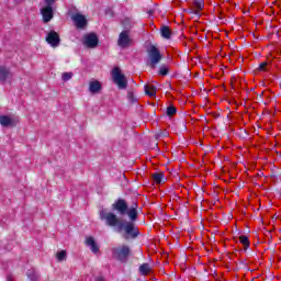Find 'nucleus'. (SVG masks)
Wrapping results in <instances>:
<instances>
[{"label": "nucleus", "instance_id": "obj_1", "mask_svg": "<svg viewBox=\"0 0 281 281\" xmlns=\"http://www.w3.org/2000/svg\"><path fill=\"white\" fill-rule=\"evenodd\" d=\"M112 79L114 85L119 87V89H126L128 87V81L126 80V76L122 74V69L120 67H115L112 69Z\"/></svg>", "mask_w": 281, "mask_h": 281}, {"label": "nucleus", "instance_id": "obj_2", "mask_svg": "<svg viewBox=\"0 0 281 281\" xmlns=\"http://www.w3.org/2000/svg\"><path fill=\"white\" fill-rule=\"evenodd\" d=\"M147 54L148 65H150V67L155 69V67H157V65H159V63L161 61V53L156 46H150L147 50Z\"/></svg>", "mask_w": 281, "mask_h": 281}, {"label": "nucleus", "instance_id": "obj_3", "mask_svg": "<svg viewBox=\"0 0 281 281\" xmlns=\"http://www.w3.org/2000/svg\"><path fill=\"white\" fill-rule=\"evenodd\" d=\"M100 216H101V220L105 221L106 225H109L110 227L117 226V229H119L120 224H122V222H120V218H117V215H115L111 212H106V211L102 210L100 212Z\"/></svg>", "mask_w": 281, "mask_h": 281}, {"label": "nucleus", "instance_id": "obj_4", "mask_svg": "<svg viewBox=\"0 0 281 281\" xmlns=\"http://www.w3.org/2000/svg\"><path fill=\"white\" fill-rule=\"evenodd\" d=\"M122 229H124L125 234H126V238H135L137 236V228H135V224L131 223V222H125V223H121L119 224V232H122Z\"/></svg>", "mask_w": 281, "mask_h": 281}, {"label": "nucleus", "instance_id": "obj_5", "mask_svg": "<svg viewBox=\"0 0 281 281\" xmlns=\"http://www.w3.org/2000/svg\"><path fill=\"white\" fill-rule=\"evenodd\" d=\"M19 123V116L16 115H0V124L1 126H16Z\"/></svg>", "mask_w": 281, "mask_h": 281}, {"label": "nucleus", "instance_id": "obj_6", "mask_svg": "<svg viewBox=\"0 0 281 281\" xmlns=\"http://www.w3.org/2000/svg\"><path fill=\"white\" fill-rule=\"evenodd\" d=\"M133 43V40L131 38V35L128 34V31H123L119 35L117 45L119 47H122L123 49L126 47H130V45Z\"/></svg>", "mask_w": 281, "mask_h": 281}, {"label": "nucleus", "instance_id": "obj_7", "mask_svg": "<svg viewBox=\"0 0 281 281\" xmlns=\"http://www.w3.org/2000/svg\"><path fill=\"white\" fill-rule=\"evenodd\" d=\"M128 254H131L128 246H121L113 249V256L119 260H126V258H128Z\"/></svg>", "mask_w": 281, "mask_h": 281}, {"label": "nucleus", "instance_id": "obj_8", "mask_svg": "<svg viewBox=\"0 0 281 281\" xmlns=\"http://www.w3.org/2000/svg\"><path fill=\"white\" fill-rule=\"evenodd\" d=\"M98 35H95L94 33H90L83 36V45L86 47L93 49V47H98Z\"/></svg>", "mask_w": 281, "mask_h": 281}, {"label": "nucleus", "instance_id": "obj_9", "mask_svg": "<svg viewBox=\"0 0 281 281\" xmlns=\"http://www.w3.org/2000/svg\"><path fill=\"white\" fill-rule=\"evenodd\" d=\"M46 42L50 47H58V45H60V35L55 31H50L46 36Z\"/></svg>", "mask_w": 281, "mask_h": 281}, {"label": "nucleus", "instance_id": "obj_10", "mask_svg": "<svg viewBox=\"0 0 281 281\" xmlns=\"http://www.w3.org/2000/svg\"><path fill=\"white\" fill-rule=\"evenodd\" d=\"M44 23H49L54 19V9L52 7H44L41 10Z\"/></svg>", "mask_w": 281, "mask_h": 281}, {"label": "nucleus", "instance_id": "obj_11", "mask_svg": "<svg viewBox=\"0 0 281 281\" xmlns=\"http://www.w3.org/2000/svg\"><path fill=\"white\" fill-rule=\"evenodd\" d=\"M86 245L90 248L92 254H100V246H98V243L93 237H87L86 238Z\"/></svg>", "mask_w": 281, "mask_h": 281}, {"label": "nucleus", "instance_id": "obj_12", "mask_svg": "<svg viewBox=\"0 0 281 281\" xmlns=\"http://www.w3.org/2000/svg\"><path fill=\"white\" fill-rule=\"evenodd\" d=\"M86 245L90 248L92 254H100V246H98V243L93 237H87L86 238Z\"/></svg>", "mask_w": 281, "mask_h": 281}, {"label": "nucleus", "instance_id": "obj_13", "mask_svg": "<svg viewBox=\"0 0 281 281\" xmlns=\"http://www.w3.org/2000/svg\"><path fill=\"white\" fill-rule=\"evenodd\" d=\"M72 21L76 25V27H85L87 25V18L85 15L77 13L72 16Z\"/></svg>", "mask_w": 281, "mask_h": 281}, {"label": "nucleus", "instance_id": "obj_14", "mask_svg": "<svg viewBox=\"0 0 281 281\" xmlns=\"http://www.w3.org/2000/svg\"><path fill=\"white\" fill-rule=\"evenodd\" d=\"M127 207L128 206L126 205V202L124 200H119L114 204V210H117V212H120V214H126Z\"/></svg>", "mask_w": 281, "mask_h": 281}, {"label": "nucleus", "instance_id": "obj_15", "mask_svg": "<svg viewBox=\"0 0 281 281\" xmlns=\"http://www.w3.org/2000/svg\"><path fill=\"white\" fill-rule=\"evenodd\" d=\"M145 93L149 95V98H155V95H157V88L151 83L145 85Z\"/></svg>", "mask_w": 281, "mask_h": 281}, {"label": "nucleus", "instance_id": "obj_16", "mask_svg": "<svg viewBox=\"0 0 281 281\" xmlns=\"http://www.w3.org/2000/svg\"><path fill=\"white\" fill-rule=\"evenodd\" d=\"M100 89H102V85L100 81H91L89 86L90 93H99Z\"/></svg>", "mask_w": 281, "mask_h": 281}, {"label": "nucleus", "instance_id": "obj_17", "mask_svg": "<svg viewBox=\"0 0 281 281\" xmlns=\"http://www.w3.org/2000/svg\"><path fill=\"white\" fill-rule=\"evenodd\" d=\"M10 76H12V75L10 74V70H8V68H5V67L0 68V81L1 82H5V80H8V78H10Z\"/></svg>", "mask_w": 281, "mask_h": 281}, {"label": "nucleus", "instance_id": "obj_18", "mask_svg": "<svg viewBox=\"0 0 281 281\" xmlns=\"http://www.w3.org/2000/svg\"><path fill=\"white\" fill-rule=\"evenodd\" d=\"M160 34L162 38L170 40V36H172V31H170V27L168 26H161Z\"/></svg>", "mask_w": 281, "mask_h": 281}, {"label": "nucleus", "instance_id": "obj_19", "mask_svg": "<svg viewBox=\"0 0 281 281\" xmlns=\"http://www.w3.org/2000/svg\"><path fill=\"white\" fill-rule=\"evenodd\" d=\"M139 271H140V273H143V276H148V273L151 271V268L148 263H143L139 267Z\"/></svg>", "mask_w": 281, "mask_h": 281}, {"label": "nucleus", "instance_id": "obj_20", "mask_svg": "<svg viewBox=\"0 0 281 281\" xmlns=\"http://www.w3.org/2000/svg\"><path fill=\"white\" fill-rule=\"evenodd\" d=\"M239 243L244 246L245 249H247L250 245L249 237L245 235L239 236Z\"/></svg>", "mask_w": 281, "mask_h": 281}, {"label": "nucleus", "instance_id": "obj_21", "mask_svg": "<svg viewBox=\"0 0 281 281\" xmlns=\"http://www.w3.org/2000/svg\"><path fill=\"white\" fill-rule=\"evenodd\" d=\"M154 183H161L164 181V173L162 172H156L153 175Z\"/></svg>", "mask_w": 281, "mask_h": 281}, {"label": "nucleus", "instance_id": "obj_22", "mask_svg": "<svg viewBox=\"0 0 281 281\" xmlns=\"http://www.w3.org/2000/svg\"><path fill=\"white\" fill-rule=\"evenodd\" d=\"M127 216L131 218V221H136L137 220V209L132 207L127 212Z\"/></svg>", "mask_w": 281, "mask_h": 281}, {"label": "nucleus", "instance_id": "obj_23", "mask_svg": "<svg viewBox=\"0 0 281 281\" xmlns=\"http://www.w3.org/2000/svg\"><path fill=\"white\" fill-rule=\"evenodd\" d=\"M56 258L58 262H63V260H67V251L60 250L59 252L56 254Z\"/></svg>", "mask_w": 281, "mask_h": 281}, {"label": "nucleus", "instance_id": "obj_24", "mask_svg": "<svg viewBox=\"0 0 281 281\" xmlns=\"http://www.w3.org/2000/svg\"><path fill=\"white\" fill-rule=\"evenodd\" d=\"M71 78H74V74L72 72H64L61 75V80H64V82H67L68 80H71Z\"/></svg>", "mask_w": 281, "mask_h": 281}, {"label": "nucleus", "instance_id": "obj_25", "mask_svg": "<svg viewBox=\"0 0 281 281\" xmlns=\"http://www.w3.org/2000/svg\"><path fill=\"white\" fill-rule=\"evenodd\" d=\"M177 113V108H175V105H170L167 108V115H169V117H172V115H175Z\"/></svg>", "mask_w": 281, "mask_h": 281}, {"label": "nucleus", "instance_id": "obj_26", "mask_svg": "<svg viewBox=\"0 0 281 281\" xmlns=\"http://www.w3.org/2000/svg\"><path fill=\"white\" fill-rule=\"evenodd\" d=\"M269 64L267 61H263L259 65L258 71H269Z\"/></svg>", "mask_w": 281, "mask_h": 281}, {"label": "nucleus", "instance_id": "obj_27", "mask_svg": "<svg viewBox=\"0 0 281 281\" xmlns=\"http://www.w3.org/2000/svg\"><path fill=\"white\" fill-rule=\"evenodd\" d=\"M159 74L160 76H168V67L166 66L160 67Z\"/></svg>", "mask_w": 281, "mask_h": 281}, {"label": "nucleus", "instance_id": "obj_28", "mask_svg": "<svg viewBox=\"0 0 281 281\" xmlns=\"http://www.w3.org/2000/svg\"><path fill=\"white\" fill-rule=\"evenodd\" d=\"M194 5L198 10H203V2H201V0H196L194 2Z\"/></svg>", "mask_w": 281, "mask_h": 281}, {"label": "nucleus", "instance_id": "obj_29", "mask_svg": "<svg viewBox=\"0 0 281 281\" xmlns=\"http://www.w3.org/2000/svg\"><path fill=\"white\" fill-rule=\"evenodd\" d=\"M46 3V7L52 8V5H54V3H56V0H44Z\"/></svg>", "mask_w": 281, "mask_h": 281}, {"label": "nucleus", "instance_id": "obj_30", "mask_svg": "<svg viewBox=\"0 0 281 281\" xmlns=\"http://www.w3.org/2000/svg\"><path fill=\"white\" fill-rule=\"evenodd\" d=\"M95 281H105V280H104V278L99 277V278H97V280H95Z\"/></svg>", "mask_w": 281, "mask_h": 281}]
</instances>
